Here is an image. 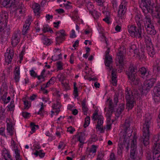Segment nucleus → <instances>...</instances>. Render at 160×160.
I'll return each mask as SVG.
<instances>
[{
	"mask_svg": "<svg viewBox=\"0 0 160 160\" xmlns=\"http://www.w3.org/2000/svg\"><path fill=\"white\" fill-rule=\"evenodd\" d=\"M86 99H84V100L82 102V110L83 111L84 114L85 115H87L88 109L87 107V106L86 105Z\"/></svg>",
	"mask_w": 160,
	"mask_h": 160,
	"instance_id": "obj_22",
	"label": "nucleus"
},
{
	"mask_svg": "<svg viewBox=\"0 0 160 160\" xmlns=\"http://www.w3.org/2000/svg\"><path fill=\"white\" fill-rule=\"evenodd\" d=\"M136 142L133 140L132 141L130 153V156L132 159H135L136 158L137 156V152L136 151Z\"/></svg>",
	"mask_w": 160,
	"mask_h": 160,
	"instance_id": "obj_13",
	"label": "nucleus"
},
{
	"mask_svg": "<svg viewBox=\"0 0 160 160\" xmlns=\"http://www.w3.org/2000/svg\"><path fill=\"white\" fill-rule=\"evenodd\" d=\"M129 140L128 138H127V139H126V138H124L123 142L122 143H121L123 148H125L127 150H128Z\"/></svg>",
	"mask_w": 160,
	"mask_h": 160,
	"instance_id": "obj_24",
	"label": "nucleus"
},
{
	"mask_svg": "<svg viewBox=\"0 0 160 160\" xmlns=\"http://www.w3.org/2000/svg\"><path fill=\"white\" fill-rule=\"evenodd\" d=\"M153 160H160V153L156 151H153Z\"/></svg>",
	"mask_w": 160,
	"mask_h": 160,
	"instance_id": "obj_29",
	"label": "nucleus"
},
{
	"mask_svg": "<svg viewBox=\"0 0 160 160\" xmlns=\"http://www.w3.org/2000/svg\"><path fill=\"white\" fill-rule=\"evenodd\" d=\"M146 46L152 45V44L151 42V38L148 36H146L144 38Z\"/></svg>",
	"mask_w": 160,
	"mask_h": 160,
	"instance_id": "obj_27",
	"label": "nucleus"
},
{
	"mask_svg": "<svg viewBox=\"0 0 160 160\" xmlns=\"http://www.w3.org/2000/svg\"><path fill=\"white\" fill-rule=\"evenodd\" d=\"M24 103L25 106V109H28L29 108V106H28V101H25L24 102Z\"/></svg>",
	"mask_w": 160,
	"mask_h": 160,
	"instance_id": "obj_53",
	"label": "nucleus"
},
{
	"mask_svg": "<svg viewBox=\"0 0 160 160\" xmlns=\"http://www.w3.org/2000/svg\"><path fill=\"white\" fill-rule=\"evenodd\" d=\"M131 121V118H129L126 119L122 128L124 130V133L123 134L124 138H126L127 139L128 137H129L132 135V131L131 130H130L129 127L130 126V122Z\"/></svg>",
	"mask_w": 160,
	"mask_h": 160,
	"instance_id": "obj_7",
	"label": "nucleus"
},
{
	"mask_svg": "<svg viewBox=\"0 0 160 160\" xmlns=\"http://www.w3.org/2000/svg\"><path fill=\"white\" fill-rule=\"evenodd\" d=\"M136 22L138 26V28L136 29V27L131 26L128 27V31L132 37H138V38H142L141 36V24L142 23V18L141 15H137L135 17Z\"/></svg>",
	"mask_w": 160,
	"mask_h": 160,
	"instance_id": "obj_2",
	"label": "nucleus"
},
{
	"mask_svg": "<svg viewBox=\"0 0 160 160\" xmlns=\"http://www.w3.org/2000/svg\"><path fill=\"white\" fill-rule=\"evenodd\" d=\"M43 28L42 29V31L44 32H49L48 30L49 28H48V25L47 24L44 25Z\"/></svg>",
	"mask_w": 160,
	"mask_h": 160,
	"instance_id": "obj_46",
	"label": "nucleus"
},
{
	"mask_svg": "<svg viewBox=\"0 0 160 160\" xmlns=\"http://www.w3.org/2000/svg\"><path fill=\"white\" fill-rule=\"evenodd\" d=\"M30 113L25 112H22V115L25 118H28L30 117Z\"/></svg>",
	"mask_w": 160,
	"mask_h": 160,
	"instance_id": "obj_44",
	"label": "nucleus"
},
{
	"mask_svg": "<svg viewBox=\"0 0 160 160\" xmlns=\"http://www.w3.org/2000/svg\"><path fill=\"white\" fill-rule=\"evenodd\" d=\"M112 83L113 85H116L117 83V80H116V72H115L114 70L113 69L112 71Z\"/></svg>",
	"mask_w": 160,
	"mask_h": 160,
	"instance_id": "obj_23",
	"label": "nucleus"
},
{
	"mask_svg": "<svg viewBox=\"0 0 160 160\" xmlns=\"http://www.w3.org/2000/svg\"><path fill=\"white\" fill-rule=\"evenodd\" d=\"M7 93H5L0 98L1 100L3 102L4 104H7V102H6V97L7 96Z\"/></svg>",
	"mask_w": 160,
	"mask_h": 160,
	"instance_id": "obj_38",
	"label": "nucleus"
},
{
	"mask_svg": "<svg viewBox=\"0 0 160 160\" xmlns=\"http://www.w3.org/2000/svg\"><path fill=\"white\" fill-rule=\"evenodd\" d=\"M132 84L139 86L141 85V83L139 78L137 76H132L128 78Z\"/></svg>",
	"mask_w": 160,
	"mask_h": 160,
	"instance_id": "obj_15",
	"label": "nucleus"
},
{
	"mask_svg": "<svg viewBox=\"0 0 160 160\" xmlns=\"http://www.w3.org/2000/svg\"><path fill=\"white\" fill-rule=\"evenodd\" d=\"M96 147L94 145H92V148L90 150V152H92L93 153L96 152Z\"/></svg>",
	"mask_w": 160,
	"mask_h": 160,
	"instance_id": "obj_45",
	"label": "nucleus"
},
{
	"mask_svg": "<svg viewBox=\"0 0 160 160\" xmlns=\"http://www.w3.org/2000/svg\"><path fill=\"white\" fill-rule=\"evenodd\" d=\"M15 154H16V155H15V158H16V160H17L18 159H20L21 158V157H20V154L19 152V151L17 149H15Z\"/></svg>",
	"mask_w": 160,
	"mask_h": 160,
	"instance_id": "obj_43",
	"label": "nucleus"
},
{
	"mask_svg": "<svg viewBox=\"0 0 160 160\" xmlns=\"http://www.w3.org/2000/svg\"><path fill=\"white\" fill-rule=\"evenodd\" d=\"M124 109H122V108H118L117 110V112L116 113V115L117 114L118 115H120L122 111H123Z\"/></svg>",
	"mask_w": 160,
	"mask_h": 160,
	"instance_id": "obj_62",
	"label": "nucleus"
},
{
	"mask_svg": "<svg viewBox=\"0 0 160 160\" xmlns=\"http://www.w3.org/2000/svg\"><path fill=\"white\" fill-rule=\"evenodd\" d=\"M30 75L32 77H36L37 76V74L33 70L30 71Z\"/></svg>",
	"mask_w": 160,
	"mask_h": 160,
	"instance_id": "obj_52",
	"label": "nucleus"
},
{
	"mask_svg": "<svg viewBox=\"0 0 160 160\" xmlns=\"http://www.w3.org/2000/svg\"><path fill=\"white\" fill-rule=\"evenodd\" d=\"M45 153L42 152V150H40L38 151V155L41 157H43L44 156Z\"/></svg>",
	"mask_w": 160,
	"mask_h": 160,
	"instance_id": "obj_63",
	"label": "nucleus"
},
{
	"mask_svg": "<svg viewBox=\"0 0 160 160\" xmlns=\"http://www.w3.org/2000/svg\"><path fill=\"white\" fill-rule=\"evenodd\" d=\"M114 101L115 103L114 105L113 104V103L112 100H110L109 102L108 106L109 107V113L108 114L109 118L112 115V112L114 111V107H115V105H117V103L118 102V95L116 93L114 95Z\"/></svg>",
	"mask_w": 160,
	"mask_h": 160,
	"instance_id": "obj_11",
	"label": "nucleus"
},
{
	"mask_svg": "<svg viewBox=\"0 0 160 160\" xmlns=\"http://www.w3.org/2000/svg\"><path fill=\"white\" fill-rule=\"evenodd\" d=\"M127 8L126 7V4L125 3L123 4L121 3L119 6V9H127Z\"/></svg>",
	"mask_w": 160,
	"mask_h": 160,
	"instance_id": "obj_51",
	"label": "nucleus"
},
{
	"mask_svg": "<svg viewBox=\"0 0 160 160\" xmlns=\"http://www.w3.org/2000/svg\"><path fill=\"white\" fill-rule=\"evenodd\" d=\"M30 25L29 24H24L22 31L23 35H25L27 33V31L28 30Z\"/></svg>",
	"mask_w": 160,
	"mask_h": 160,
	"instance_id": "obj_30",
	"label": "nucleus"
},
{
	"mask_svg": "<svg viewBox=\"0 0 160 160\" xmlns=\"http://www.w3.org/2000/svg\"><path fill=\"white\" fill-rule=\"evenodd\" d=\"M144 56V51L143 49L141 48L140 50L139 51L138 54V56H136L137 57H138L140 59L143 58Z\"/></svg>",
	"mask_w": 160,
	"mask_h": 160,
	"instance_id": "obj_36",
	"label": "nucleus"
},
{
	"mask_svg": "<svg viewBox=\"0 0 160 160\" xmlns=\"http://www.w3.org/2000/svg\"><path fill=\"white\" fill-rule=\"evenodd\" d=\"M30 126L32 128L31 131L30 132V133L32 134L35 131V127L34 126V123L33 122H31L30 123Z\"/></svg>",
	"mask_w": 160,
	"mask_h": 160,
	"instance_id": "obj_48",
	"label": "nucleus"
},
{
	"mask_svg": "<svg viewBox=\"0 0 160 160\" xmlns=\"http://www.w3.org/2000/svg\"><path fill=\"white\" fill-rule=\"evenodd\" d=\"M96 128L97 129H98V130H99L101 132H103V128L102 127V126L96 125Z\"/></svg>",
	"mask_w": 160,
	"mask_h": 160,
	"instance_id": "obj_61",
	"label": "nucleus"
},
{
	"mask_svg": "<svg viewBox=\"0 0 160 160\" xmlns=\"http://www.w3.org/2000/svg\"><path fill=\"white\" fill-rule=\"evenodd\" d=\"M152 117L151 115H147L146 117L145 122L143 126V136L142 137L143 143L145 146H146L149 143V128L151 125Z\"/></svg>",
	"mask_w": 160,
	"mask_h": 160,
	"instance_id": "obj_3",
	"label": "nucleus"
},
{
	"mask_svg": "<svg viewBox=\"0 0 160 160\" xmlns=\"http://www.w3.org/2000/svg\"><path fill=\"white\" fill-rule=\"evenodd\" d=\"M138 71L137 68L135 66H130L129 68V72L127 73L128 78L132 76H137V73Z\"/></svg>",
	"mask_w": 160,
	"mask_h": 160,
	"instance_id": "obj_14",
	"label": "nucleus"
},
{
	"mask_svg": "<svg viewBox=\"0 0 160 160\" xmlns=\"http://www.w3.org/2000/svg\"><path fill=\"white\" fill-rule=\"evenodd\" d=\"M139 93L137 90L134 89L132 92L128 91V89L126 91L125 98L127 101L126 106L128 109H131L136 104V96H138Z\"/></svg>",
	"mask_w": 160,
	"mask_h": 160,
	"instance_id": "obj_4",
	"label": "nucleus"
},
{
	"mask_svg": "<svg viewBox=\"0 0 160 160\" xmlns=\"http://www.w3.org/2000/svg\"><path fill=\"white\" fill-rule=\"evenodd\" d=\"M76 37V35L75 34V32L74 30H72V33L70 34V37L71 38H74Z\"/></svg>",
	"mask_w": 160,
	"mask_h": 160,
	"instance_id": "obj_60",
	"label": "nucleus"
},
{
	"mask_svg": "<svg viewBox=\"0 0 160 160\" xmlns=\"http://www.w3.org/2000/svg\"><path fill=\"white\" fill-rule=\"evenodd\" d=\"M153 151H156L157 152L160 153V144L159 141L157 140L154 143V145L153 146Z\"/></svg>",
	"mask_w": 160,
	"mask_h": 160,
	"instance_id": "obj_18",
	"label": "nucleus"
},
{
	"mask_svg": "<svg viewBox=\"0 0 160 160\" xmlns=\"http://www.w3.org/2000/svg\"><path fill=\"white\" fill-rule=\"evenodd\" d=\"M112 58L111 56H105V63L106 66L109 67L112 63Z\"/></svg>",
	"mask_w": 160,
	"mask_h": 160,
	"instance_id": "obj_20",
	"label": "nucleus"
},
{
	"mask_svg": "<svg viewBox=\"0 0 160 160\" xmlns=\"http://www.w3.org/2000/svg\"><path fill=\"white\" fill-rule=\"evenodd\" d=\"M90 117L89 116H87L85 118V121L84 124V127L86 128L90 123Z\"/></svg>",
	"mask_w": 160,
	"mask_h": 160,
	"instance_id": "obj_34",
	"label": "nucleus"
},
{
	"mask_svg": "<svg viewBox=\"0 0 160 160\" xmlns=\"http://www.w3.org/2000/svg\"><path fill=\"white\" fill-rule=\"evenodd\" d=\"M115 156L113 153H112L110 155V160H115Z\"/></svg>",
	"mask_w": 160,
	"mask_h": 160,
	"instance_id": "obj_64",
	"label": "nucleus"
},
{
	"mask_svg": "<svg viewBox=\"0 0 160 160\" xmlns=\"http://www.w3.org/2000/svg\"><path fill=\"white\" fill-rule=\"evenodd\" d=\"M102 12L103 13L105 14L106 17L109 18L110 12L109 11H104Z\"/></svg>",
	"mask_w": 160,
	"mask_h": 160,
	"instance_id": "obj_56",
	"label": "nucleus"
},
{
	"mask_svg": "<svg viewBox=\"0 0 160 160\" xmlns=\"http://www.w3.org/2000/svg\"><path fill=\"white\" fill-rule=\"evenodd\" d=\"M152 0H141L140 4V7L142 10H153L154 7L152 6H151Z\"/></svg>",
	"mask_w": 160,
	"mask_h": 160,
	"instance_id": "obj_9",
	"label": "nucleus"
},
{
	"mask_svg": "<svg viewBox=\"0 0 160 160\" xmlns=\"http://www.w3.org/2000/svg\"><path fill=\"white\" fill-rule=\"evenodd\" d=\"M57 66L58 69L62 70L63 69L62 63L61 61L57 62Z\"/></svg>",
	"mask_w": 160,
	"mask_h": 160,
	"instance_id": "obj_41",
	"label": "nucleus"
},
{
	"mask_svg": "<svg viewBox=\"0 0 160 160\" xmlns=\"http://www.w3.org/2000/svg\"><path fill=\"white\" fill-rule=\"evenodd\" d=\"M87 7L88 10H91L93 9L94 6L91 3H88L87 5Z\"/></svg>",
	"mask_w": 160,
	"mask_h": 160,
	"instance_id": "obj_47",
	"label": "nucleus"
},
{
	"mask_svg": "<svg viewBox=\"0 0 160 160\" xmlns=\"http://www.w3.org/2000/svg\"><path fill=\"white\" fill-rule=\"evenodd\" d=\"M56 38V41L57 42L56 43V44H59L58 42H61L62 41L64 40V38L63 37H60V36H57Z\"/></svg>",
	"mask_w": 160,
	"mask_h": 160,
	"instance_id": "obj_42",
	"label": "nucleus"
},
{
	"mask_svg": "<svg viewBox=\"0 0 160 160\" xmlns=\"http://www.w3.org/2000/svg\"><path fill=\"white\" fill-rule=\"evenodd\" d=\"M155 81V79L151 78L145 81L142 86V91H140L142 94L145 95L146 94L150 88L153 86Z\"/></svg>",
	"mask_w": 160,
	"mask_h": 160,
	"instance_id": "obj_6",
	"label": "nucleus"
},
{
	"mask_svg": "<svg viewBox=\"0 0 160 160\" xmlns=\"http://www.w3.org/2000/svg\"><path fill=\"white\" fill-rule=\"evenodd\" d=\"M146 29L147 33L150 35H154L156 33V31L154 30V27L152 25L149 27H147Z\"/></svg>",
	"mask_w": 160,
	"mask_h": 160,
	"instance_id": "obj_19",
	"label": "nucleus"
},
{
	"mask_svg": "<svg viewBox=\"0 0 160 160\" xmlns=\"http://www.w3.org/2000/svg\"><path fill=\"white\" fill-rule=\"evenodd\" d=\"M43 112H44L43 108L41 107L39 111L38 112V114H40L41 116H43Z\"/></svg>",
	"mask_w": 160,
	"mask_h": 160,
	"instance_id": "obj_57",
	"label": "nucleus"
},
{
	"mask_svg": "<svg viewBox=\"0 0 160 160\" xmlns=\"http://www.w3.org/2000/svg\"><path fill=\"white\" fill-rule=\"evenodd\" d=\"M2 14L1 16L2 18L0 20V31L3 32L2 33V39L6 41L9 34L10 27L7 26L8 14L6 11H2Z\"/></svg>",
	"mask_w": 160,
	"mask_h": 160,
	"instance_id": "obj_1",
	"label": "nucleus"
},
{
	"mask_svg": "<svg viewBox=\"0 0 160 160\" xmlns=\"http://www.w3.org/2000/svg\"><path fill=\"white\" fill-rule=\"evenodd\" d=\"M7 130L8 132L12 135L13 134L12 126L11 124H8L7 126Z\"/></svg>",
	"mask_w": 160,
	"mask_h": 160,
	"instance_id": "obj_32",
	"label": "nucleus"
},
{
	"mask_svg": "<svg viewBox=\"0 0 160 160\" xmlns=\"http://www.w3.org/2000/svg\"><path fill=\"white\" fill-rule=\"evenodd\" d=\"M21 37L19 30L15 32L12 38V44L13 47L16 46L19 42Z\"/></svg>",
	"mask_w": 160,
	"mask_h": 160,
	"instance_id": "obj_10",
	"label": "nucleus"
},
{
	"mask_svg": "<svg viewBox=\"0 0 160 160\" xmlns=\"http://www.w3.org/2000/svg\"><path fill=\"white\" fill-rule=\"evenodd\" d=\"M13 57V52L11 53L7 52L5 54V61L8 64L11 62Z\"/></svg>",
	"mask_w": 160,
	"mask_h": 160,
	"instance_id": "obj_16",
	"label": "nucleus"
},
{
	"mask_svg": "<svg viewBox=\"0 0 160 160\" xmlns=\"http://www.w3.org/2000/svg\"><path fill=\"white\" fill-rule=\"evenodd\" d=\"M75 131V129L71 126L67 128V131L71 133H72Z\"/></svg>",
	"mask_w": 160,
	"mask_h": 160,
	"instance_id": "obj_50",
	"label": "nucleus"
},
{
	"mask_svg": "<svg viewBox=\"0 0 160 160\" xmlns=\"http://www.w3.org/2000/svg\"><path fill=\"white\" fill-rule=\"evenodd\" d=\"M19 68L18 67H16L14 71V79L16 82L19 81Z\"/></svg>",
	"mask_w": 160,
	"mask_h": 160,
	"instance_id": "obj_21",
	"label": "nucleus"
},
{
	"mask_svg": "<svg viewBox=\"0 0 160 160\" xmlns=\"http://www.w3.org/2000/svg\"><path fill=\"white\" fill-rule=\"evenodd\" d=\"M138 72L140 74V76L143 78H145L146 75L147 74V71L144 67H142L139 68Z\"/></svg>",
	"mask_w": 160,
	"mask_h": 160,
	"instance_id": "obj_25",
	"label": "nucleus"
},
{
	"mask_svg": "<svg viewBox=\"0 0 160 160\" xmlns=\"http://www.w3.org/2000/svg\"><path fill=\"white\" fill-rule=\"evenodd\" d=\"M66 146V144H65L63 142H60L59 145L58 146V148L59 149H60L62 148V147L63 146V148L65 147Z\"/></svg>",
	"mask_w": 160,
	"mask_h": 160,
	"instance_id": "obj_59",
	"label": "nucleus"
},
{
	"mask_svg": "<svg viewBox=\"0 0 160 160\" xmlns=\"http://www.w3.org/2000/svg\"><path fill=\"white\" fill-rule=\"evenodd\" d=\"M56 34L57 36L63 37L66 35L65 33V31L63 29L57 32Z\"/></svg>",
	"mask_w": 160,
	"mask_h": 160,
	"instance_id": "obj_37",
	"label": "nucleus"
},
{
	"mask_svg": "<svg viewBox=\"0 0 160 160\" xmlns=\"http://www.w3.org/2000/svg\"><path fill=\"white\" fill-rule=\"evenodd\" d=\"M125 12V11H118V15L119 17H122Z\"/></svg>",
	"mask_w": 160,
	"mask_h": 160,
	"instance_id": "obj_49",
	"label": "nucleus"
},
{
	"mask_svg": "<svg viewBox=\"0 0 160 160\" xmlns=\"http://www.w3.org/2000/svg\"><path fill=\"white\" fill-rule=\"evenodd\" d=\"M14 101H11L10 105L8 106V108L9 109L8 111H14L15 105L13 104Z\"/></svg>",
	"mask_w": 160,
	"mask_h": 160,
	"instance_id": "obj_35",
	"label": "nucleus"
},
{
	"mask_svg": "<svg viewBox=\"0 0 160 160\" xmlns=\"http://www.w3.org/2000/svg\"><path fill=\"white\" fill-rule=\"evenodd\" d=\"M146 47L148 53L151 57H152L153 55H154L155 53L154 50L152 46V45H148H148H147L146 46Z\"/></svg>",
	"mask_w": 160,
	"mask_h": 160,
	"instance_id": "obj_17",
	"label": "nucleus"
},
{
	"mask_svg": "<svg viewBox=\"0 0 160 160\" xmlns=\"http://www.w3.org/2000/svg\"><path fill=\"white\" fill-rule=\"evenodd\" d=\"M53 16L52 15L49 14H47L46 16V18L48 20H49L50 19H52L53 18Z\"/></svg>",
	"mask_w": 160,
	"mask_h": 160,
	"instance_id": "obj_58",
	"label": "nucleus"
},
{
	"mask_svg": "<svg viewBox=\"0 0 160 160\" xmlns=\"http://www.w3.org/2000/svg\"><path fill=\"white\" fill-rule=\"evenodd\" d=\"M120 49L121 50H119V52L117 54V56L116 58V60L118 61V62L120 64L119 68H120L121 70L124 65L123 61L124 58V55L125 54L126 51L124 47H123L121 48Z\"/></svg>",
	"mask_w": 160,
	"mask_h": 160,
	"instance_id": "obj_8",
	"label": "nucleus"
},
{
	"mask_svg": "<svg viewBox=\"0 0 160 160\" xmlns=\"http://www.w3.org/2000/svg\"><path fill=\"white\" fill-rule=\"evenodd\" d=\"M50 40L49 39L46 37H44L43 39V42L44 44L47 45H49L50 43Z\"/></svg>",
	"mask_w": 160,
	"mask_h": 160,
	"instance_id": "obj_39",
	"label": "nucleus"
},
{
	"mask_svg": "<svg viewBox=\"0 0 160 160\" xmlns=\"http://www.w3.org/2000/svg\"><path fill=\"white\" fill-rule=\"evenodd\" d=\"M159 83L157 84L153 89L154 95L153 98L155 102H158L160 101V87Z\"/></svg>",
	"mask_w": 160,
	"mask_h": 160,
	"instance_id": "obj_12",
	"label": "nucleus"
},
{
	"mask_svg": "<svg viewBox=\"0 0 160 160\" xmlns=\"http://www.w3.org/2000/svg\"><path fill=\"white\" fill-rule=\"evenodd\" d=\"M32 8L33 10H40V9H42L41 7L37 3L33 4L32 5Z\"/></svg>",
	"mask_w": 160,
	"mask_h": 160,
	"instance_id": "obj_31",
	"label": "nucleus"
},
{
	"mask_svg": "<svg viewBox=\"0 0 160 160\" xmlns=\"http://www.w3.org/2000/svg\"><path fill=\"white\" fill-rule=\"evenodd\" d=\"M76 83L75 82H74V93L75 94L74 95L75 97L76 98L78 96V88L76 87Z\"/></svg>",
	"mask_w": 160,
	"mask_h": 160,
	"instance_id": "obj_40",
	"label": "nucleus"
},
{
	"mask_svg": "<svg viewBox=\"0 0 160 160\" xmlns=\"http://www.w3.org/2000/svg\"><path fill=\"white\" fill-rule=\"evenodd\" d=\"M146 20L144 21V26L146 28L152 26V25L151 24V19L147 17H146Z\"/></svg>",
	"mask_w": 160,
	"mask_h": 160,
	"instance_id": "obj_26",
	"label": "nucleus"
},
{
	"mask_svg": "<svg viewBox=\"0 0 160 160\" xmlns=\"http://www.w3.org/2000/svg\"><path fill=\"white\" fill-rule=\"evenodd\" d=\"M103 156L104 155L103 153H100L98 155L97 159L98 160H102Z\"/></svg>",
	"mask_w": 160,
	"mask_h": 160,
	"instance_id": "obj_55",
	"label": "nucleus"
},
{
	"mask_svg": "<svg viewBox=\"0 0 160 160\" xmlns=\"http://www.w3.org/2000/svg\"><path fill=\"white\" fill-rule=\"evenodd\" d=\"M103 117L101 115L98 116V124L97 125V126H102L103 123Z\"/></svg>",
	"mask_w": 160,
	"mask_h": 160,
	"instance_id": "obj_33",
	"label": "nucleus"
},
{
	"mask_svg": "<svg viewBox=\"0 0 160 160\" xmlns=\"http://www.w3.org/2000/svg\"><path fill=\"white\" fill-rule=\"evenodd\" d=\"M1 3L4 7L11 9H24L25 7L22 3H19V0H1Z\"/></svg>",
	"mask_w": 160,
	"mask_h": 160,
	"instance_id": "obj_5",
	"label": "nucleus"
},
{
	"mask_svg": "<svg viewBox=\"0 0 160 160\" xmlns=\"http://www.w3.org/2000/svg\"><path fill=\"white\" fill-rule=\"evenodd\" d=\"M98 116L97 112L94 113L92 117V119H93L94 121H96L98 119Z\"/></svg>",
	"mask_w": 160,
	"mask_h": 160,
	"instance_id": "obj_54",
	"label": "nucleus"
},
{
	"mask_svg": "<svg viewBox=\"0 0 160 160\" xmlns=\"http://www.w3.org/2000/svg\"><path fill=\"white\" fill-rule=\"evenodd\" d=\"M89 12L95 19H97L99 17V14L97 11H90Z\"/></svg>",
	"mask_w": 160,
	"mask_h": 160,
	"instance_id": "obj_28",
	"label": "nucleus"
}]
</instances>
